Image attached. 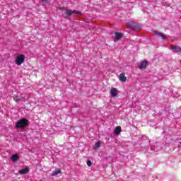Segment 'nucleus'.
I'll return each instance as SVG.
<instances>
[{
  "instance_id": "obj_1",
  "label": "nucleus",
  "mask_w": 181,
  "mask_h": 181,
  "mask_svg": "<svg viewBox=\"0 0 181 181\" xmlns=\"http://www.w3.org/2000/svg\"><path fill=\"white\" fill-rule=\"evenodd\" d=\"M28 125L29 120L26 118H22L16 123V128H17V129H19V128H26Z\"/></svg>"
},
{
  "instance_id": "obj_2",
  "label": "nucleus",
  "mask_w": 181,
  "mask_h": 181,
  "mask_svg": "<svg viewBox=\"0 0 181 181\" xmlns=\"http://www.w3.org/2000/svg\"><path fill=\"white\" fill-rule=\"evenodd\" d=\"M73 13H76V15H81V12L77 10L71 11L70 9H67L65 11V15L63 16V18H64L65 19H68L69 16H71Z\"/></svg>"
},
{
  "instance_id": "obj_3",
  "label": "nucleus",
  "mask_w": 181,
  "mask_h": 181,
  "mask_svg": "<svg viewBox=\"0 0 181 181\" xmlns=\"http://www.w3.org/2000/svg\"><path fill=\"white\" fill-rule=\"evenodd\" d=\"M127 28H128V29H134V28L135 29H141V27L139 26V25H138V23H135L134 21L128 22Z\"/></svg>"
},
{
  "instance_id": "obj_4",
  "label": "nucleus",
  "mask_w": 181,
  "mask_h": 181,
  "mask_svg": "<svg viewBox=\"0 0 181 181\" xmlns=\"http://www.w3.org/2000/svg\"><path fill=\"white\" fill-rule=\"evenodd\" d=\"M25 62V56L23 54H20L17 56L16 59V64L21 66Z\"/></svg>"
},
{
  "instance_id": "obj_5",
  "label": "nucleus",
  "mask_w": 181,
  "mask_h": 181,
  "mask_svg": "<svg viewBox=\"0 0 181 181\" xmlns=\"http://www.w3.org/2000/svg\"><path fill=\"white\" fill-rule=\"evenodd\" d=\"M160 149H162V146L158 143H156L153 146H151V151H153V152H159Z\"/></svg>"
},
{
  "instance_id": "obj_6",
  "label": "nucleus",
  "mask_w": 181,
  "mask_h": 181,
  "mask_svg": "<svg viewBox=\"0 0 181 181\" xmlns=\"http://www.w3.org/2000/svg\"><path fill=\"white\" fill-rule=\"evenodd\" d=\"M170 50H173L174 53H181V48L178 45H172Z\"/></svg>"
},
{
  "instance_id": "obj_7",
  "label": "nucleus",
  "mask_w": 181,
  "mask_h": 181,
  "mask_svg": "<svg viewBox=\"0 0 181 181\" xmlns=\"http://www.w3.org/2000/svg\"><path fill=\"white\" fill-rule=\"evenodd\" d=\"M154 35H156V36H158L159 37H162V39L163 40H166V39H168V37H166V35H163V33H160V32H158L156 30L153 31Z\"/></svg>"
},
{
  "instance_id": "obj_8",
  "label": "nucleus",
  "mask_w": 181,
  "mask_h": 181,
  "mask_svg": "<svg viewBox=\"0 0 181 181\" xmlns=\"http://www.w3.org/2000/svg\"><path fill=\"white\" fill-rule=\"evenodd\" d=\"M122 39V33L116 32L115 37L113 39L114 42H118V40H121Z\"/></svg>"
},
{
  "instance_id": "obj_9",
  "label": "nucleus",
  "mask_w": 181,
  "mask_h": 181,
  "mask_svg": "<svg viewBox=\"0 0 181 181\" xmlns=\"http://www.w3.org/2000/svg\"><path fill=\"white\" fill-rule=\"evenodd\" d=\"M147 66H148V61H142L139 69H140V70H144L146 69Z\"/></svg>"
},
{
  "instance_id": "obj_10",
  "label": "nucleus",
  "mask_w": 181,
  "mask_h": 181,
  "mask_svg": "<svg viewBox=\"0 0 181 181\" xmlns=\"http://www.w3.org/2000/svg\"><path fill=\"white\" fill-rule=\"evenodd\" d=\"M110 94L112 97H117V95H118V90H117L115 88H112L110 90Z\"/></svg>"
},
{
  "instance_id": "obj_11",
  "label": "nucleus",
  "mask_w": 181,
  "mask_h": 181,
  "mask_svg": "<svg viewBox=\"0 0 181 181\" xmlns=\"http://www.w3.org/2000/svg\"><path fill=\"white\" fill-rule=\"evenodd\" d=\"M119 78L120 81H122V83H125V81H127V77L125 76L124 73L120 74Z\"/></svg>"
},
{
  "instance_id": "obj_12",
  "label": "nucleus",
  "mask_w": 181,
  "mask_h": 181,
  "mask_svg": "<svg viewBox=\"0 0 181 181\" xmlns=\"http://www.w3.org/2000/svg\"><path fill=\"white\" fill-rule=\"evenodd\" d=\"M19 159V156L17 154H13L11 156V160H13V162H16V160H18Z\"/></svg>"
},
{
  "instance_id": "obj_13",
  "label": "nucleus",
  "mask_w": 181,
  "mask_h": 181,
  "mask_svg": "<svg viewBox=\"0 0 181 181\" xmlns=\"http://www.w3.org/2000/svg\"><path fill=\"white\" fill-rule=\"evenodd\" d=\"M29 172V170L28 168L21 170L18 171V173L20 175H26Z\"/></svg>"
},
{
  "instance_id": "obj_14",
  "label": "nucleus",
  "mask_w": 181,
  "mask_h": 181,
  "mask_svg": "<svg viewBox=\"0 0 181 181\" xmlns=\"http://www.w3.org/2000/svg\"><path fill=\"white\" fill-rule=\"evenodd\" d=\"M115 134L116 135H119L121 134V127H117L115 129Z\"/></svg>"
},
{
  "instance_id": "obj_15",
  "label": "nucleus",
  "mask_w": 181,
  "mask_h": 181,
  "mask_svg": "<svg viewBox=\"0 0 181 181\" xmlns=\"http://www.w3.org/2000/svg\"><path fill=\"white\" fill-rule=\"evenodd\" d=\"M100 146H101V143L97 142V143H95V144L93 147V149L97 150V149H98V148H100Z\"/></svg>"
},
{
  "instance_id": "obj_16",
  "label": "nucleus",
  "mask_w": 181,
  "mask_h": 181,
  "mask_svg": "<svg viewBox=\"0 0 181 181\" xmlns=\"http://www.w3.org/2000/svg\"><path fill=\"white\" fill-rule=\"evenodd\" d=\"M13 100H14V101H16V103H19V101H21L22 100V98H19L18 96H15L13 98Z\"/></svg>"
},
{
  "instance_id": "obj_17",
  "label": "nucleus",
  "mask_w": 181,
  "mask_h": 181,
  "mask_svg": "<svg viewBox=\"0 0 181 181\" xmlns=\"http://www.w3.org/2000/svg\"><path fill=\"white\" fill-rule=\"evenodd\" d=\"M61 173L60 170H55L53 172L52 176H57L59 175V173Z\"/></svg>"
},
{
  "instance_id": "obj_18",
  "label": "nucleus",
  "mask_w": 181,
  "mask_h": 181,
  "mask_svg": "<svg viewBox=\"0 0 181 181\" xmlns=\"http://www.w3.org/2000/svg\"><path fill=\"white\" fill-rule=\"evenodd\" d=\"M93 163H91V160H88L87 161V165H88V166H91V165H92Z\"/></svg>"
},
{
  "instance_id": "obj_19",
  "label": "nucleus",
  "mask_w": 181,
  "mask_h": 181,
  "mask_svg": "<svg viewBox=\"0 0 181 181\" xmlns=\"http://www.w3.org/2000/svg\"><path fill=\"white\" fill-rule=\"evenodd\" d=\"M42 2H45V4H49L50 2V0H42Z\"/></svg>"
},
{
  "instance_id": "obj_20",
  "label": "nucleus",
  "mask_w": 181,
  "mask_h": 181,
  "mask_svg": "<svg viewBox=\"0 0 181 181\" xmlns=\"http://www.w3.org/2000/svg\"><path fill=\"white\" fill-rule=\"evenodd\" d=\"M59 9H60L61 11H63V9H64V8L61 7V8H59Z\"/></svg>"
}]
</instances>
